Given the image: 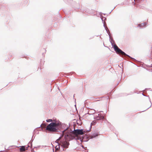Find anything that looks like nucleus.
Returning <instances> with one entry per match:
<instances>
[{
  "mask_svg": "<svg viewBox=\"0 0 152 152\" xmlns=\"http://www.w3.org/2000/svg\"><path fill=\"white\" fill-rule=\"evenodd\" d=\"M41 128L42 130L47 132L48 130V126H47L45 124H42L41 125Z\"/></svg>",
  "mask_w": 152,
  "mask_h": 152,
  "instance_id": "39448f33",
  "label": "nucleus"
},
{
  "mask_svg": "<svg viewBox=\"0 0 152 152\" xmlns=\"http://www.w3.org/2000/svg\"><path fill=\"white\" fill-rule=\"evenodd\" d=\"M31 143H29V144H30V145H31Z\"/></svg>",
  "mask_w": 152,
  "mask_h": 152,
  "instance_id": "9d476101",
  "label": "nucleus"
},
{
  "mask_svg": "<svg viewBox=\"0 0 152 152\" xmlns=\"http://www.w3.org/2000/svg\"><path fill=\"white\" fill-rule=\"evenodd\" d=\"M113 46L115 51L117 54H118L120 55H124L129 56L128 55L119 48L115 44H114Z\"/></svg>",
  "mask_w": 152,
  "mask_h": 152,
  "instance_id": "7ed1b4c3",
  "label": "nucleus"
},
{
  "mask_svg": "<svg viewBox=\"0 0 152 152\" xmlns=\"http://www.w3.org/2000/svg\"><path fill=\"white\" fill-rule=\"evenodd\" d=\"M26 147L25 146H22L20 148V151L21 152H22L23 151H25L26 150H27V147H26Z\"/></svg>",
  "mask_w": 152,
  "mask_h": 152,
  "instance_id": "423d86ee",
  "label": "nucleus"
},
{
  "mask_svg": "<svg viewBox=\"0 0 152 152\" xmlns=\"http://www.w3.org/2000/svg\"><path fill=\"white\" fill-rule=\"evenodd\" d=\"M29 146H30L29 145H28V147H29Z\"/></svg>",
  "mask_w": 152,
  "mask_h": 152,
  "instance_id": "f8f14e48",
  "label": "nucleus"
},
{
  "mask_svg": "<svg viewBox=\"0 0 152 152\" xmlns=\"http://www.w3.org/2000/svg\"><path fill=\"white\" fill-rule=\"evenodd\" d=\"M46 121H47V122H48V120H46Z\"/></svg>",
  "mask_w": 152,
  "mask_h": 152,
  "instance_id": "9b49d317",
  "label": "nucleus"
},
{
  "mask_svg": "<svg viewBox=\"0 0 152 152\" xmlns=\"http://www.w3.org/2000/svg\"><path fill=\"white\" fill-rule=\"evenodd\" d=\"M58 145L56 146V150H58L61 148L62 149L64 148H67L69 145V143H57Z\"/></svg>",
  "mask_w": 152,
  "mask_h": 152,
  "instance_id": "20e7f679",
  "label": "nucleus"
},
{
  "mask_svg": "<svg viewBox=\"0 0 152 152\" xmlns=\"http://www.w3.org/2000/svg\"><path fill=\"white\" fill-rule=\"evenodd\" d=\"M98 118H99L97 119L98 120L103 119L104 118V116L103 115H102L101 114H98Z\"/></svg>",
  "mask_w": 152,
  "mask_h": 152,
  "instance_id": "0eeeda50",
  "label": "nucleus"
},
{
  "mask_svg": "<svg viewBox=\"0 0 152 152\" xmlns=\"http://www.w3.org/2000/svg\"><path fill=\"white\" fill-rule=\"evenodd\" d=\"M58 125V124L56 122H51L48 124V132H57Z\"/></svg>",
  "mask_w": 152,
  "mask_h": 152,
  "instance_id": "f03ea898",
  "label": "nucleus"
},
{
  "mask_svg": "<svg viewBox=\"0 0 152 152\" xmlns=\"http://www.w3.org/2000/svg\"><path fill=\"white\" fill-rule=\"evenodd\" d=\"M50 122H56V120L54 119H48V123Z\"/></svg>",
  "mask_w": 152,
  "mask_h": 152,
  "instance_id": "6e6552de",
  "label": "nucleus"
},
{
  "mask_svg": "<svg viewBox=\"0 0 152 152\" xmlns=\"http://www.w3.org/2000/svg\"><path fill=\"white\" fill-rule=\"evenodd\" d=\"M140 25H139V26H140Z\"/></svg>",
  "mask_w": 152,
  "mask_h": 152,
  "instance_id": "ddd939ff",
  "label": "nucleus"
},
{
  "mask_svg": "<svg viewBox=\"0 0 152 152\" xmlns=\"http://www.w3.org/2000/svg\"><path fill=\"white\" fill-rule=\"evenodd\" d=\"M61 138H59L57 140L56 142H59V140Z\"/></svg>",
  "mask_w": 152,
  "mask_h": 152,
  "instance_id": "1a4fd4ad",
  "label": "nucleus"
},
{
  "mask_svg": "<svg viewBox=\"0 0 152 152\" xmlns=\"http://www.w3.org/2000/svg\"><path fill=\"white\" fill-rule=\"evenodd\" d=\"M86 130L84 129H75L74 131L71 132L69 130L66 129L63 132V135H64L66 138H69L73 139H75L76 140H78L79 139V135L84 134L86 132ZM81 140V138H80Z\"/></svg>",
  "mask_w": 152,
  "mask_h": 152,
  "instance_id": "f257e3e1",
  "label": "nucleus"
}]
</instances>
